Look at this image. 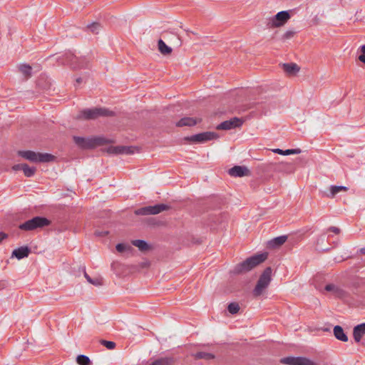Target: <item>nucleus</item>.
<instances>
[{
  "label": "nucleus",
  "instance_id": "2eb2a0df",
  "mask_svg": "<svg viewBox=\"0 0 365 365\" xmlns=\"http://www.w3.org/2000/svg\"><path fill=\"white\" fill-rule=\"evenodd\" d=\"M31 252V249L28 246H22L13 250L11 257L21 259L27 257Z\"/></svg>",
  "mask_w": 365,
  "mask_h": 365
},
{
  "label": "nucleus",
  "instance_id": "473e14b6",
  "mask_svg": "<svg viewBox=\"0 0 365 365\" xmlns=\"http://www.w3.org/2000/svg\"><path fill=\"white\" fill-rule=\"evenodd\" d=\"M100 342L102 345L106 346L109 350L114 349L116 346L115 343L113 341H107V340L102 339V340H101Z\"/></svg>",
  "mask_w": 365,
  "mask_h": 365
},
{
  "label": "nucleus",
  "instance_id": "9d476101",
  "mask_svg": "<svg viewBox=\"0 0 365 365\" xmlns=\"http://www.w3.org/2000/svg\"><path fill=\"white\" fill-rule=\"evenodd\" d=\"M170 207L165 204H157L153 206H146L135 210L137 215H157L163 211L168 210Z\"/></svg>",
  "mask_w": 365,
  "mask_h": 365
},
{
  "label": "nucleus",
  "instance_id": "f8f14e48",
  "mask_svg": "<svg viewBox=\"0 0 365 365\" xmlns=\"http://www.w3.org/2000/svg\"><path fill=\"white\" fill-rule=\"evenodd\" d=\"M243 123V120L237 117H234L230 120H225L217 125V130H230L240 127Z\"/></svg>",
  "mask_w": 365,
  "mask_h": 365
},
{
  "label": "nucleus",
  "instance_id": "f704fd0d",
  "mask_svg": "<svg viewBox=\"0 0 365 365\" xmlns=\"http://www.w3.org/2000/svg\"><path fill=\"white\" fill-rule=\"evenodd\" d=\"M281 165L287 166V168L284 169V170L289 172V173H292L295 170L294 165L292 163H282Z\"/></svg>",
  "mask_w": 365,
  "mask_h": 365
},
{
  "label": "nucleus",
  "instance_id": "5701e85b",
  "mask_svg": "<svg viewBox=\"0 0 365 365\" xmlns=\"http://www.w3.org/2000/svg\"><path fill=\"white\" fill-rule=\"evenodd\" d=\"M132 245L137 247L141 252L148 251L151 247L145 240H134L131 242Z\"/></svg>",
  "mask_w": 365,
  "mask_h": 365
},
{
  "label": "nucleus",
  "instance_id": "a18cd8bd",
  "mask_svg": "<svg viewBox=\"0 0 365 365\" xmlns=\"http://www.w3.org/2000/svg\"><path fill=\"white\" fill-rule=\"evenodd\" d=\"M83 79L81 78H76V83H81L82 82Z\"/></svg>",
  "mask_w": 365,
  "mask_h": 365
},
{
  "label": "nucleus",
  "instance_id": "37998d69",
  "mask_svg": "<svg viewBox=\"0 0 365 365\" xmlns=\"http://www.w3.org/2000/svg\"><path fill=\"white\" fill-rule=\"evenodd\" d=\"M359 49H360V51L361 52V54H365V44L361 46Z\"/></svg>",
  "mask_w": 365,
  "mask_h": 365
},
{
  "label": "nucleus",
  "instance_id": "393cba45",
  "mask_svg": "<svg viewBox=\"0 0 365 365\" xmlns=\"http://www.w3.org/2000/svg\"><path fill=\"white\" fill-rule=\"evenodd\" d=\"M272 151L274 153H277V154L282 155H292V154H299V153H301V150L299 148L287 149V150H283L279 149V148H276V149H273Z\"/></svg>",
  "mask_w": 365,
  "mask_h": 365
},
{
  "label": "nucleus",
  "instance_id": "6ab92c4d",
  "mask_svg": "<svg viewBox=\"0 0 365 365\" xmlns=\"http://www.w3.org/2000/svg\"><path fill=\"white\" fill-rule=\"evenodd\" d=\"M199 121L194 118L191 117H184L181 118L178 122L176 123V126L178 127H183V126H194Z\"/></svg>",
  "mask_w": 365,
  "mask_h": 365
},
{
  "label": "nucleus",
  "instance_id": "58836bf2",
  "mask_svg": "<svg viewBox=\"0 0 365 365\" xmlns=\"http://www.w3.org/2000/svg\"><path fill=\"white\" fill-rule=\"evenodd\" d=\"M24 163H21V164H16V165H14L13 167H12V169L15 171H18V170H23L24 169Z\"/></svg>",
  "mask_w": 365,
  "mask_h": 365
},
{
  "label": "nucleus",
  "instance_id": "7ed1b4c3",
  "mask_svg": "<svg viewBox=\"0 0 365 365\" xmlns=\"http://www.w3.org/2000/svg\"><path fill=\"white\" fill-rule=\"evenodd\" d=\"M18 155L31 163H49L54 161L56 157L49 153H36L32 150H19Z\"/></svg>",
  "mask_w": 365,
  "mask_h": 365
},
{
  "label": "nucleus",
  "instance_id": "79ce46f5",
  "mask_svg": "<svg viewBox=\"0 0 365 365\" xmlns=\"http://www.w3.org/2000/svg\"><path fill=\"white\" fill-rule=\"evenodd\" d=\"M359 60L365 64V54L359 55Z\"/></svg>",
  "mask_w": 365,
  "mask_h": 365
},
{
  "label": "nucleus",
  "instance_id": "1a4fd4ad",
  "mask_svg": "<svg viewBox=\"0 0 365 365\" xmlns=\"http://www.w3.org/2000/svg\"><path fill=\"white\" fill-rule=\"evenodd\" d=\"M219 135L217 133L207 131L185 137V140L194 143H204L207 141L217 139Z\"/></svg>",
  "mask_w": 365,
  "mask_h": 365
},
{
  "label": "nucleus",
  "instance_id": "f3484780",
  "mask_svg": "<svg viewBox=\"0 0 365 365\" xmlns=\"http://www.w3.org/2000/svg\"><path fill=\"white\" fill-rule=\"evenodd\" d=\"M287 240V235H282L269 240L268 242V247L269 248H277L282 245Z\"/></svg>",
  "mask_w": 365,
  "mask_h": 365
},
{
  "label": "nucleus",
  "instance_id": "a878e982",
  "mask_svg": "<svg viewBox=\"0 0 365 365\" xmlns=\"http://www.w3.org/2000/svg\"><path fill=\"white\" fill-rule=\"evenodd\" d=\"M195 359H206L210 360L215 358V355L205 352V351H198L192 355Z\"/></svg>",
  "mask_w": 365,
  "mask_h": 365
},
{
  "label": "nucleus",
  "instance_id": "e433bc0d",
  "mask_svg": "<svg viewBox=\"0 0 365 365\" xmlns=\"http://www.w3.org/2000/svg\"><path fill=\"white\" fill-rule=\"evenodd\" d=\"M325 290L326 291H328V292H331V291H334V292H336L338 291V288L332 284H327L324 287Z\"/></svg>",
  "mask_w": 365,
  "mask_h": 365
},
{
  "label": "nucleus",
  "instance_id": "ea45409f",
  "mask_svg": "<svg viewBox=\"0 0 365 365\" xmlns=\"http://www.w3.org/2000/svg\"><path fill=\"white\" fill-rule=\"evenodd\" d=\"M109 233L108 231H96L95 235L98 237H104L108 235Z\"/></svg>",
  "mask_w": 365,
  "mask_h": 365
},
{
  "label": "nucleus",
  "instance_id": "c756f323",
  "mask_svg": "<svg viewBox=\"0 0 365 365\" xmlns=\"http://www.w3.org/2000/svg\"><path fill=\"white\" fill-rule=\"evenodd\" d=\"M76 362L80 365L91 364L90 359L87 356L83 354H80L76 357Z\"/></svg>",
  "mask_w": 365,
  "mask_h": 365
},
{
  "label": "nucleus",
  "instance_id": "72a5a7b5",
  "mask_svg": "<svg viewBox=\"0 0 365 365\" xmlns=\"http://www.w3.org/2000/svg\"><path fill=\"white\" fill-rule=\"evenodd\" d=\"M115 248L118 252H123L125 251L126 250L130 249V247L129 245H127L123 243H118L116 245Z\"/></svg>",
  "mask_w": 365,
  "mask_h": 365
},
{
  "label": "nucleus",
  "instance_id": "ddd939ff",
  "mask_svg": "<svg viewBox=\"0 0 365 365\" xmlns=\"http://www.w3.org/2000/svg\"><path fill=\"white\" fill-rule=\"evenodd\" d=\"M135 148L133 146L118 145L110 146L107 148V152L113 155H130L134 153Z\"/></svg>",
  "mask_w": 365,
  "mask_h": 365
},
{
  "label": "nucleus",
  "instance_id": "6e6552de",
  "mask_svg": "<svg viewBox=\"0 0 365 365\" xmlns=\"http://www.w3.org/2000/svg\"><path fill=\"white\" fill-rule=\"evenodd\" d=\"M291 16L289 11H282L269 19L267 26L269 28H277L284 25Z\"/></svg>",
  "mask_w": 365,
  "mask_h": 365
},
{
  "label": "nucleus",
  "instance_id": "c03bdc74",
  "mask_svg": "<svg viewBox=\"0 0 365 365\" xmlns=\"http://www.w3.org/2000/svg\"><path fill=\"white\" fill-rule=\"evenodd\" d=\"M359 252L361 254L365 255V247L361 248Z\"/></svg>",
  "mask_w": 365,
  "mask_h": 365
},
{
  "label": "nucleus",
  "instance_id": "b1692460",
  "mask_svg": "<svg viewBox=\"0 0 365 365\" xmlns=\"http://www.w3.org/2000/svg\"><path fill=\"white\" fill-rule=\"evenodd\" d=\"M158 50L163 55H168L172 53V48L167 46L165 43L162 40L159 39L158 42Z\"/></svg>",
  "mask_w": 365,
  "mask_h": 365
},
{
  "label": "nucleus",
  "instance_id": "c85d7f7f",
  "mask_svg": "<svg viewBox=\"0 0 365 365\" xmlns=\"http://www.w3.org/2000/svg\"><path fill=\"white\" fill-rule=\"evenodd\" d=\"M36 171V168L35 167H29L26 163H24L23 172L26 177H32L34 175Z\"/></svg>",
  "mask_w": 365,
  "mask_h": 365
},
{
  "label": "nucleus",
  "instance_id": "cd10ccee",
  "mask_svg": "<svg viewBox=\"0 0 365 365\" xmlns=\"http://www.w3.org/2000/svg\"><path fill=\"white\" fill-rule=\"evenodd\" d=\"M20 71L28 78L31 76L32 68L28 64H22L19 66Z\"/></svg>",
  "mask_w": 365,
  "mask_h": 365
},
{
  "label": "nucleus",
  "instance_id": "20e7f679",
  "mask_svg": "<svg viewBox=\"0 0 365 365\" xmlns=\"http://www.w3.org/2000/svg\"><path fill=\"white\" fill-rule=\"evenodd\" d=\"M62 61L73 69H81L89 67L90 61L85 56L78 58L73 53L68 51L64 53Z\"/></svg>",
  "mask_w": 365,
  "mask_h": 365
},
{
  "label": "nucleus",
  "instance_id": "4be33fe9",
  "mask_svg": "<svg viewBox=\"0 0 365 365\" xmlns=\"http://www.w3.org/2000/svg\"><path fill=\"white\" fill-rule=\"evenodd\" d=\"M175 362L173 357H161L154 361L150 365H173Z\"/></svg>",
  "mask_w": 365,
  "mask_h": 365
},
{
  "label": "nucleus",
  "instance_id": "4c0bfd02",
  "mask_svg": "<svg viewBox=\"0 0 365 365\" xmlns=\"http://www.w3.org/2000/svg\"><path fill=\"white\" fill-rule=\"evenodd\" d=\"M327 231L332 232L336 235L340 233V229L334 226L329 227Z\"/></svg>",
  "mask_w": 365,
  "mask_h": 365
},
{
  "label": "nucleus",
  "instance_id": "423d86ee",
  "mask_svg": "<svg viewBox=\"0 0 365 365\" xmlns=\"http://www.w3.org/2000/svg\"><path fill=\"white\" fill-rule=\"evenodd\" d=\"M51 221L44 217L36 216L19 225V228L24 231H33L38 228L48 226Z\"/></svg>",
  "mask_w": 365,
  "mask_h": 365
},
{
  "label": "nucleus",
  "instance_id": "2f4dec72",
  "mask_svg": "<svg viewBox=\"0 0 365 365\" xmlns=\"http://www.w3.org/2000/svg\"><path fill=\"white\" fill-rule=\"evenodd\" d=\"M87 28L90 29L93 34H98L101 29V25L98 22H93L88 25Z\"/></svg>",
  "mask_w": 365,
  "mask_h": 365
},
{
  "label": "nucleus",
  "instance_id": "412c9836",
  "mask_svg": "<svg viewBox=\"0 0 365 365\" xmlns=\"http://www.w3.org/2000/svg\"><path fill=\"white\" fill-rule=\"evenodd\" d=\"M349 190V188L346 186H342V185H331L329 188V190H330V192L329 194H327V197H330V198H333L335 197V195L336 194H338L339 192L343 191V192H346Z\"/></svg>",
  "mask_w": 365,
  "mask_h": 365
},
{
  "label": "nucleus",
  "instance_id": "c9c22d12",
  "mask_svg": "<svg viewBox=\"0 0 365 365\" xmlns=\"http://www.w3.org/2000/svg\"><path fill=\"white\" fill-rule=\"evenodd\" d=\"M294 34L292 31H287L284 34L282 38L284 40L289 39L294 36Z\"/></svg>",
  "mask_w": 365,
  "mask_h": 365
},
{
  "label": "nucleus",
  "instance_id": "bb28decb",
  "mask_svg": "<svg viewBox=\"0 0 365 365\" xmlns=\"http://www.w3.org/2000/svg\"><path fill=\"white\" fill-rule=\"evenodd\" d=\"M84 277L89 283L95 286H101L103 284L102 278H91L86 272H84Z\"/></svg>",
  "mask_w": 365,
  "mask_h": 365
},
{
  "label": "nucleus",
  "instance_id": "39448f33",
  "mask_svg": "<svg viewBox=\"0 0 365 365\" xmlns=\"http://www.w3.org/2000/svg\"><path fill=\"white\" fill-rule=\"evenodd\" d=\"M272 269L270 267H267L259 276L255 287L253 289V295L255 297L260 296L263 292L268 287L272 280Z\"/></svg>",
  "mask_w": 365,
  "mask_h": 365
},
{
  "label": "nucleus",
  "instance_id": "f257e3e1",
  "mask_svg": "<svg viewBox=\"0 0 365 365\" xmlns=\"http://www.w3.org/2000/svg\"><path fill=\"white\" fill-rule=\"evenodd\" d=\"M267 252L259 253L251 256L243 262L235 265L234 269L232 270V273L234 274H245L257 265L264 262L267 259Z\"/></svg>",
  "mask_w": 365,
  "mask_h": 365
},
{
  "label": "nucleus",
  "instance_id": "4468645a",
  "mask_svg": "<svg viewBox=\"0 0 365 365\" xmlns=\"http://www.w3.org/2000/svg\"><path fill=\"white\" fill-rule=\"evenodd\" d=\"M228 173L232 177H244L250 175V171L245 166L235 165L229 170Z\"/></svg>",
  "mask_w": 365,
  "mask_h": 365
},
{
  "label": "nucleus",
  "instance_id": "9b49d317",
  "mask_svg": "<svg viewBox=\"0 0 365 365\" xmlns=\"http://www.w3.org/2000/svg\"><path fill=\"white\" fill-rule=\"evenodd\" d=\"M280 362L287 365H317L308 358L302 356H287L281 359Z\"/></svg>",
  "mask_w": 365,
  "mask_h": 365
},
{
  "label": "nucleus",
  "instance_id": "a19ab883",
  "mask_svg": "<svg viewBox=\"0 0 365 365\" xmlns=\"http://www.w3.org/2000/svg\"><path fill=\"white\" fill-rule=\"evenodd\" d=\"M7 237V235L4 232H0V243Z\"/></svg>",
  "mask_w": 365,
  "mask_h": 365
},
{
  "label": "nucleus",
  "instance_id": "0eeeda50",
  "mask_svg": "<svg viewBox=\"0 0 365 365\" xmlns=\"http://www.w3.org/2000/svg\"><path fill=\"white\" fill-rule=\"evenodd\" d=\"M114 112L104 108H95L84 109L81 111L78 118H82L86 120L96 119L99 116H113Z\"/></svg>",
  "mask_w": 365,
  "mask_h": 365
},
{
  "label": "nucleus",
  "instance_id": "dca6fc26",
  "mask_svg": "<svg viewBox=\"0 0 365 365\" xmlns=\"http://www.w3.org/2000/svg\"><path fill=\"white\" fill-rule=\"evenodd\" d=\"M365 334V323L356 326L353 330L354 339L356 342H359L363 335Z\"/></svg>",
  "mask_w": 365,
  "mask_h": 365
},
{
  "label": "nucleus",
  "instance_id": "a211bd4d",
  "mask_svg": "<svg viewBox=\"0 0 365 365\" xmlns=\"http://www.w3.org/2000/svg\"><path fill=\"white\" fill-rule=\"evenodd\" d=\"M282 68L284 71L290 76L295 75L300 69V68L294 63H283Z\"/></svg>",
  "mask_w": 365,
  "mask_h": 365
},
{
  "label": "nucleus",
  "instance_id": "f03ea898",
  "mask_svg": "<svg viewBox=\"0 0 365 365\" xmlns=\"http://www.w3.org/2000/svg\"><path fill=\"white\" fill-rule=\"evenodd\" d=\"M73 141L80 148L82 149L93 148L96 146L110 144L113 142L112 140L103 137L86 138L79 136H73Z\"/></svg>",
  "mask_w": 365,
  "mask_h": 365
},
{
  "label": "nucleus",
  "instance_id": "7c9ffc66",
  "mask_svg": "<svg viewBox=\"0 0 365 365\" xmlns=\"http://www.w3.org/2000/svg\"><path fill=\"white\" fill-rule=\"evenodd\" d=\"M227 310L230 314H235L240 310V305L237 302H231L228 304Z\"/></svg>",
  "mask_w": 365,
  "mask_h": 365
},
{
  "label": "nucleus",
  "instance_id": "aec40b11",
  "mask_svg": "<svg viewBox=\"0 0 365 365\" xmlns=\"http://www.w3.org/2000/svg\"><path fill=\"white\" fill-rule=\"evenodd\" d=\"M334 335L339 341L346 342L348 341V336L344 333V331L343 328L339 326L336 325L334 327Z\"/></svg>",
  "mask_w": 365,
  "mask_h": 365
}]
</instances>
